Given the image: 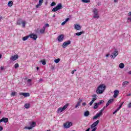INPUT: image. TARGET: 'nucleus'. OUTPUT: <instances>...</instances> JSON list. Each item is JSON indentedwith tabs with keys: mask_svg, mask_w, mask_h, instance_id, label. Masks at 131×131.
I'll return each instance as SVG.
<instances>
[{
	"mask_svg": "<svg viewBox=\"0 0 131 131\" xmlns=\"http://www.w3.org/2000/svg\"><path fill=\"white\" fill-rule=\"evenodd\" d=\"M71 126H72V123L70 122H68L64 124V127L65 128H69Z\"/></svg>",
	"mask_w": 131,
	"mask_h": 131,
	"instance_id": "obj_10",
	"label": "nucleus"
},
{
	"mask_svg": "<svg viewBox=\"0 0 131 131\" xmlns=\"http://www.w3.org/2000/svg\"><path fill=\"white\" fill-rule=\"evenodd\" d=\"M128 83H129V82L127 81H125L122 83V86L123 88H125V86H126V85H127Z\"/></svg>",
	"mask_w": 131,
	"mask_h": 131,
	"instance_id": "obj_19",
	"label": "nucleus"
},
{
	"mask_svg": "<svg viewBox=\"0 0 131 131\" xmlns=\"http://www.w3.org/2000/svg\"><path fill=\"white\" fill-rule=\"evenodd\" d=\"M14 67L15 68H18L19 67V64L18 63H16L15 65H14Z\"/></svg>",
	"mask_w": 131,
	"mask_h": 131,
	"instance_id": "obj_42",
	"label": "nucleus"
},
{
	"mask_svg": "<svg viewBox=\"0 0 131 131\" xmlns=\"http://www.w3.org/2000/svg\"><path fill=\"white\" fill-rule=\"evenodd\" d=\"M28 38H29V35L24 37L23 38V40L24 41H25V40H27L28 39Z\"/></svg>",
	"mask_w": 131,
	"mask_h": 131,
	"instance_id": "obj_28",
	"label": "nucleus"
},
{
	"mask_svg": "<svg viewBox=\"0 0 131 131\" xmlns=\"http://www.w3.org/2000/svg\"><path fill=\"white\" fill-rule=\"evenodd\" d=\"M130 96H131V94H128L127 95V97H129Z\"/></svg>",
	"mask_w": 131,
	"mask_h": 131,
	"instance_id": "obj_53",
	"label": "nucleus"
},
{
	"mask_svg": "<svg viewBox=\"0 0 131 131\" xmlns=\"http://www.w3.org/2000/svg\"><path fill=\"white\" fill-rule=\"evenodd\" d=\"M117 56H118V51L116 50L114 51V53L111 55V57L112 59H115Z\"/></svg>",
	"mask_w": 131,
	"mask_h": 131,
	"instance_id": "obj_6",
	"label": "nucleus"
},
{
	"mask_svg": "<svg viewBox=\"0 0 131 131\" xmlns=\"http://www.w3.org/2000/svg\"><path fill=\"white\" fill-rule=\"evenodd\" d=\"M21 24L22 25V26L24 28H25V25H26V21L25 20H22L21 21Z\"/></svg>",
	"mask_w": 131,
	"mask_h": 131,
	"instance_id": "obj_25",
	"label": "nucleus"
},
{
	"mask_svg": "<svg viewBox=\"0 0 131 131\" xmlns=\"http://www.w3.org/2000/svg\"><path fill=\"white\" fill-rule=\"evenodd\" d=\"M93 13L94 19H99L100 18V14H99V10L97 8H94L92 10Z\"/></svg>",
	"mask_w": 131,
	"mask_h": 131,
	"instance_id": "obj_2",
	"label": "nucleus"
},
{
	"mask_svg": "<svg viewBox=\"0 0 131 131\" xmlns=\"http://www.w3.org/2000/svg\"><path fill=\"white\" fill-rule=\"evenodd\" d=\"M76 72V70H74L72 71L71 73L72 74H74V72Z\"/></svg>",
	"mask_w": 131,
	"mask_h": 131,
	"instance_id": "obj_46",
	"label": "nucleus"
},
{
	"mask_svg": "<svg viewBox=\"0 0 131 131\" xmlns=\"http://www.w3.org/2000/svg\"><path fill=\"white\" fill-rule=\"evenodd\" d=\"M43 27H45V29L46 27H50V25H49L48 24H46L45 26Z\"/></svg>",
	"mask_w": 131,
	"mask_h": 131,
	"instance_id": "obj_40",
	"label": "nucleus"
},
{
	"mask_svg": "<svg viewBox=\"0 0 131 131\" xmlns=\"http://www.w3.org/2000/svg\"><path fill=\"white\" fill-rule=\"evenodd\" d=\"M89 115H90L89 111H87L84 112V116H85V117H88V116H89Z\"/></svg>",
	"mask_w": 131,
	"mask_h": 131,
	"instance_id": "obj_24",
	"label": "nucleus"
},
{
	"mask_svg": "<svg viewBox=\"0 0 131 131\" xmlns=\"http://www.w3.org/2000/svg\"><path fill=\"white\" fill-rule=\"evenodd\" d=\"M61 9H62V4L59 3L56 6V7L53 8L52 12H57V11H59V10H61Z\"/></svg>",
	"mask_w": 131,
	"mask_h": 131,
	"instance_id": "obj_4",
	"label": "nucleus"
},
{
	"mask_svg": "<svg viewBox=\"0 0 131 131\" xmlns=\"http://www.w3.org/2000/svg\"><path fill=\"white\" fill-rule=\"evenodd\" d=\"M71 43V41L70 40L65 41L62 44V48H63V49L67 48V46H69V45H70Z\"/></svg>",
	"mask_w": 131,
	"mask_h": 131,
	"instance_id": "obj_8",
	"label": "nucleus"
},
{
	"mask_svg": "<svg viewBox=\"0 0 131 131\" xmlns=\"http://www.w3.org/2000/svg\"><path fill=\"white\" fill-rule=\"evenodd\" d=\"M2 122H4L5 123H7L9 121V119L8 118H3Z\"/></svg>",
	"mask_w": 131,
	"mask_h": 131,
	"instance_id": "obj_21",
	"label": "nucleus"
},
{
	"mask_svg": "<svg viewBox=\"0 0 131 131\" xmlns=\"http://www.w3.org/2000/svg\"><path fill=\"white\" fill-rule=\"evenodd\" d=\"M119 67L121 68V69H123V68H124V64L123 63H120Z\"/></svg>",
	"mask_w": 131,
	"mask_h": 131,
	"instance_id": "obj_27",
	"label": "nucleus"
},
{
	"mask_svg": "<svg viewBox=\"0 0 131 131\" xmlns=\"http://www.w3.org/2000/svg\"><path fill=\"white\" fill-rule=\"evenodd\" d=\"M92 97H93V99H92V101H93V103H94V102H95V101H96L97 100V95L94 94V95H93Z\"/></svg>",
	"mask_w": 131,
	"mask_h": 131,
	"instance_id": "obj_23",
	"label": "nucleus"
},
{
	"mask_svg": "<svg viewBox=\"0 0 131 131\" xmlns=\"http://www.w3.org/2000/svg\"><path fill=\"white\" fill-rule=\"evenodd\" d=\"M16 93L15 92H12L11 95L12 97H14V96H16Z\"/></svg>",
	"mask_w": 131,
	"mask_h": 131,
	"instance_id": "obj_37",
	"label": "nucleus"
},
{
	"mask_svg": "<svg viewBox=\"0 0 131 131\" xmlns=\"http://www.w3.org/2000/svg\"><path fill=\"white\" fill-rule=\"evenodd\" d=\"M29 36L30 37V38L34 39V40H36V39L37 38V35L34 34H31L29 35Z\"/></svg>",
	"mask_w": 131,
	"mask_h": 131,
	"instance_id": "obj_11",
	"label": "nucleus"
},
{
	"mask_svg": "<svg viewBox=\"0 0 131 131\" xmlns=\"http://www.w3.org/2000/svg\"><path fill=\"white\" fill-rule=\"evenodd\" d=\"M3 129H4V128L2 126H0V131L3 130Z\"/></svg>",
	"mask_w": 131,
	"mask_h": 131,
	"instance_id": "obj_51",
	"label": "nucleus"
},
{
	"mask_svg": "<svg viewBox=\"0 0 131 131\" xmlns=\"http://www.w3.org/2000/svg\"><path fill=\"white\" fill-rule=\"evenodd\" d=\"M18 58H19L18 55H14L10 58V60H12V61H16V60H17Z\"/></svg>",
	"mask_w": 131,
	"mask_h": 131,
	"instance_id": "obj_14",
	"label": "nucleus"
},
{
	"mask_svg": "<svg viewBox=\"0 0 131 131\" xmlns=\"http://www.w3.org/2000/svg\"><path fill=\"white\" fill-rule=\"evenodd\" d=\"M41 80H42V79H40L39 81H41Z\"/></svg>",
	"mask_w": 131,
	"mask_h": 131,
	"instance_id": "obj_59",
	"label": "nucleus"
},
{
	"mask_svg": "<svg viewBox=\"0 0 131 131\" xmlns=\"http://www.w3.org/2000/svg\"><path fill=\"white\" fill-rule=\"evenodd\" d=\"M1 122H3V120H2V119L0 120V123H1Z\"/></svg>",
	"mask_w": 131,
	"mask_h": 131,
	"instance_id": "obj_56",
	"label": "nucleus"
},
{
	"mask_svg": "<svg viewBox=\"0 0 131 131\" xmlns=\"http://www.w3.org/2000/svg\"><path fill=\"white\" fill-rule=\"evenodd\" d=\"M106 57H109V54H106Z\"/></svg>",
	"mask_w": 131,
	"mask_h": 131,
	"instance_id": "obj_57",
	"label": "nucleus"
},
{
	"mask_svg": "<svg viewBox=\"0 0 131 131\" xmlns=\"http://www.w3.org/2000/svg\"><path fill=\"white\" fill-rule=\"evenodd\" d=\"M128 74H130L131 75V71L128 72Z\"/></svg>",
	"mask_w": 131,
	"mask_h": 131,
	"instance_id": "obj_55",
	"label": "nucleus"
},
{
	"mask_svg": "<svg viewBox=\"0 0 131 131\" xmlns=\"http://www.w3.org/2000/svg\"><path fill=\"white\" fill-rule=\"evenodd\" d=\"M81 102H82V99L79 98L78 102H79L80 104H81Z\"/></svg>",
	"mask_w": 131,
	"mask_h": 131,
	"instance_id": "obj_45",
	"label": "nucleus"
},
{
	"mask_svg": "<svg viewBox=\"0 0 131 131\" xmlns=\"http://www.w3.org/2000/svg\"><path fill=\"white\" fill-rule=\"evenodd\" d=\"M8 7H12L13 6V1H9L8 4Z\"/></svg>",
	"mask_w": 131,
	"mask_h": 131,
	"instance_id": "obj_32",
	"label": "nucleus"
},
{
	"mask_svg": "<svg viewBox=\"0 0 131 131\" xmlns=\"http://www.w3.org/2000/svg\"><path fill=\"white\" fill-rule=\"evenodd\" d=\"M83 3L88 4V3H91V0H81Z\"/></svg>",
	"mask_w": 131,
	"mask_h": 131,
	"instance_id": "obj_33",
	"label": "nucleus"
},
{
	"mask_svg": "<svg viewBox=\"0 0 131 131\" xmlns=\"http://www.w3.org/2000/svg\"><path fill=\"white\" fill-rule=\"evenodd\" d=\"M114 101V99H110L108 102L106 103V107H108L109 106L110 104H111L112 103H113V102Z\"/></svg>",
	"mask_w": 131,
	"mask_h": 131,
	"instance_id": "obj_18",
	"label": "nucleus"
},
{
	"mask_svg": "<svg viewBox=\"0 0 131 131\" xmlns=\"http://www.w3.org/2000/svg\"><path fill=\"white\" fill-rule=\"evenodd\" d=\"M21 21L20 20H18L17 21V25H21Z\"/></svg>",
	"mask_w": 131,
	"mask_h": 131,
	"instance_id": "obj_43",
	"label": "nucleus"
},
{
	"mask_svg": "<svg viewBox=\"0 0 131 131\" xmlns=\"http://www.w3.org/2000/svg\"><path fill=\"white\" fill-rule=\"evenodd\" d=\"M55 63H58L60 62V58L56 59L54 60Z\"/></svg>",
	"mask_w": 131,
	"mask_h": 131,
	"instance_id": "obj_35",
	"label": "nucleus"
},
{
	"mask_svg": "<svg viewBox=\"0 0 131 131\" xmlns=\"http://www.w3.org/2000/svg\"><path fill=\"white\" fill-rule=\"evenodd\" d=\"M54 6H56V3L55 2H52L51 4V7H54Z\"/></svg>",
	"mask_w": 131,
	"mask_h": 131,
	"instance_id": "obj_39",
	"label": "nucleus"
},
{
	"mask_svg": "<svg viewBox=\"0 0 131 131\" xmlns=\"http://www.w3.org/2000/svg\"><path fill=\"white\" fill-rule=\"evenodd\" d=\"M30 126L27 127V129H32L36 125V123L35 122H31L30 123Z\"/></svg>",
	"mask_w": 131,
	"mask_h": 131,
	"instance_id": "obj_7",
	"label": "nucleus"
},
{
	"mask_svg": "<svg viewBox=\"0 0 131 131\" xmlns=\"http://www.w3.org/2000/svg\"><path fill=\"white\" fill-rule=\"evenodd\" d=\"M114 3H117L118 2V0H114Z\"/></svg>",
	"mask_w": 131,
	"mask_h": 131,
	"instance_id": "obj_52",
	"label": "nucleus"
},
{
	"mask_svg": "<svg viewBox=\"0 0 131 131\" xmlns=\"http://www.w3.org/2000/svg\"><path fill=\"white\" fill-rule=\"evenodd\" d=\"M106 90V85L105 84H101L96 89V94L97 95H102Z\"/></svg>",
	"mask_w": 131,
	"mask_h": 131,
	"instance_id": "obj_1",
	"label": "nucleus"
},
{
	"mask_svg": "<svg viewBox=\"0 0 131 131\" xmlns=\"http://www.w3.org/2000/svg\"><path fill=\"white\" fill-rule=\"evenodd\" d=\"M123 104H124V102H122L120 103L119 106L117 108L118 110H120V108L122 107V105H123Z\"/></svg>",
	"mask_w": 131,
	"mask_h": 131,
	"instance_id": "obj_31",
	"label": "nucleus"
},
{
	"mask_svg": "<svg viewBox=\"0 0 131 131\" xmlns=\"http://www.w3.org/2000/svg\"><path fill=\"white\" fill-rule=\"evenodd\" d=\"M78 106H80V103L79 102H77V104L75 106V108H77V107H78Z\"/></svg>",
	"mask_w": 131,
	"mask_h": 131,
	"instance_id": "obj_36",
	"label": "nucleus"
},
{
	"mask_svg": "<svg viewBox=\"0 0 131 131\" xmlns=\"http://www.w3.org/2000/svg\"><path fill=\"white\" fill-rule=\"evenodd\" d=\"M37 70H38V67L37 68Z\"/></svg>",
	"mask_w": 131,
	"mask_h": 131,
	"instance_id": "obj_61",
	"label": "nucleus"
},
{
	"mask_svg": "<svg viewBox=\"0 0 131 131\" xmlns=\"http://www.w3.org/2000/svg\"><path fill=\"white\" fill-rule=\"evenodd\" d=\"M119 111V110L118 108L116 109L115 111L113 113V114H115V113H117V112Z\"/></svg>",
	"mask_w": 131,
	"mask_h": 131,
	"instance_id": "obj_44",
	"label": "nucleus"
},
{
	"mask_svg": "<svg viewBox=\"0 0 131 131\" xmlns=\"http://www.w3.org/2000/svg\"><path fill=\"white\" fill-rule=\"evenodd\" d=\"M68 21H69V18H67L66 19L65 21L62 22L61 23V25L62 26H64V25L66 24V23H67V22H68Z\"/></svg>",
	"mask_w": 131,
	"mask_h": 131,
	"instance_id": "obj_26",
	"label": "nucleus"
},
{
	"mask_svg": "<svg viewBox=\"0 0 131 131\" xmlns=\"http://www.w3.org/2000/svg\"><path fill=\"white\" fill-rule=\"evenodd\" d=\"M41 62H42V65H46V64H47L46 61L41 60Z\"/></svg>",
	"mask_w": 131,
	"mask_h": 131,
	"instance_id": "obj_41",
	"label": "nucleus"
},
{
	"mask_svg": "<svg viewBox=\"0 0 131 131\" xmlns=\"http://www.w3.org/2000/svg\"><path fill=\"white\" fill-rule=\"evenodd\" d=\"M127 15L128 16L127 18V20L129 21V22H131V12L128 13Z\"/></svg>",
	"mask_w": 131,
	"mask_h": 131,
	"instance_id": "obj_22",
	"label": "nucleus"
},
{
	"mask_svg": "<svg viewBox=\"0 0 131 131\" xmlns=\"http://www.w3.org/2000/svg\"><path fill=\"white\" fill-rule=\"evenodd\" d=\"M55 16H56V15H55V14H54V15H53V17H55Z\"/></svg>",
	"mask_w": 131,
	"mask_h": 131,
	"instance_id": "obj_58",
	"label": "nucleus"
},
{
	"mask_svg": "<svg viewBox=\"0 0 131 131\" xmlns=\"http://www.w3.org/2000/svg\"><path fill=\"white\" fill-rule=\"evenodd\" d=\"M57 40H58V41H59V42H62V41L64 40V35L61 34L58 36L57 38Z\"/></svg>",
	"mask_w": 131,
	"mask_h": 131,
	"instance_id": "obj_9",
	"label": "nucleus"
},
{
	"mask_svg": "<svg viewBox=\"0 0 131 131\" xmlns=\"http://www.w3.org/2000/svg\"><path fill=\"white\" fill-rule=\"evenodd\" d=\"M45 31H46V28L43 27L42 29H41L40 30V33H45Z\"/></svg>",
	"mask_w": 131,
	"mask_h": 131,
	"instance_id": "obj_30",
	"label": "nucleus"
},
{
	"mask_svg": "<svg viewBox=\"0 0 131 131\" xmlns=\"http://www.w3.org/2000/svg\"><path fill=\"white\" fill-rule=\"evenodd\" d=\"M103 103H104V101L103 100H100V102H99L97 103L98 104V105H101V104H103Z\"/></svg>",
	"mask_w": 131,
	"mask_h": 131,
	"instance_id": "obj_38",
	"label": "nucleus"
},
{
	"mask_svg": "<svg viewBox=\"0 0 131 131\" xmlns=\"http://www.w3.org/2000/svg\"><path fill=\"white\" fill-rule=\"evenodd\" d=\"M74 26L76 30H80L81 29V27L79 25L75 24Z\"/></svg>",
	"mask_w": 131,
	"mask_h": 131,
	"instance_id": "obj_15",
	"label": "nucleus"
},
{
	"mask_svg": "<svg viewBox=\"0 0 131 131\" xmlns=\"http://www.w3.org/2000/svg\"><path fill=\"white\" fill-rule=\"evenodd\" d=\"M29 107H30V104L26 103L25 104V107L26 108V109H28L29 108Z\"/></svg>",
	"mask_w": 131,
	"mask_h": 131,
	"instance_id": "obj_29",
	"label": "nucleus"
},
{
	"mask_svg": "<svg viewBox=\"0 0 131 131\" xmlns=\"http://www.w3.org/2000/svg\"><path fill=\"white\" fill-rule=\"evenodd\" d=\"M98 106H99V104H98V103H96L94 104V108L95 109H97L98 108Z\"/></svg>",
	"mask_w": 131,
	"mask_h": 131,
	"instance_id": "obj_34",
	"label": "nucleus"
},
{
	"mask_svg": "<svg viewBox=\"0 0 131 131\" xmlns=\"http://www.w3.org/2000/svg\"><path fill=\"white\" fill-rule=\"evenodd\" d=\"M82 105H83V106L84 107V106H86V103H85V102L82 103Z\"/></svg>",
	"mask_w": 131,
	"mask_h": 131,
	"instance_id": "obj_47",
	"label": "nucleus"
},
{
	"mask_svg": "<svg viewBox=\"0 0 131 131\" xmlns=\"http://www.w3.org/2000/svg\"><path fill=\"white\" fill-rule=\"evenodd\" d=\"M43 3V0H39V4L36 5V8H39Z\"/></svg>",
	"mask_w": 131,
	"mask_h": 131,
	"instance_id": "obj_17",
	"label": "nucleus"
},
{
	"mask_svg": "<svg viewBox=\"0 0 131 131\" xmlns=\"http://www.w3.org/2000/svg\"><path fill=\"white\" fill-rule=\"evenodd\" d=\"M0 70H5V67H1L0 68Z\"/></svg>",
	"mask_w": 131,
	"mask_h": 131,
	"instance_id": "obj_50",
	"label": "nucleus"
},
{
	"mask_svg": "<svg viewBox=\"0 0 131 131\" xmlns=\"http://www.w3.org/2000/svg\"><path fill=\"white\" fill-rule=\"evenodd\" d=\"M118 95H119V91L118 90H116L114 91V98H117L118 97Z\"/></svg>",
	"mask_w": 131,
	"mask_h": 131,
	"instance_id": "obj_13",
	"label": "nucleus"
},
{
	"mask_svg": "<svg viewBox=\"0 0 131 131\" xmlns=\"http://www.w3.org/2000/svg\"><path fill=\"white\" fill-rule=\"evenodd\" d=\"M103 112H104V108L101 110L99 112V113L96 114V115L93 117V119H97V118H99V117L102 116Z\"/></svg>",
	"mask_w": 131,
	"mask_h": 131,
	"instance_id": "obj_5",
	"label": "nucleus"
},
{
	"mask_svg": "<svg viewBox=\"0 0 131 131\" xmlns=\"http://www.w3.org/2000/svg\"><path fill=\"white\" fill-rule=\"evenodd\" d=\"M19 95L20 96H24V97H25V98H27L28 97H30V94L28 93H19Z\"/></svg>",
	"mask_w": 131,
	"mask_h": 131,
	"instance_id": "obj_12",
	"label": "nucleus"
},
{
	"mask_svg": "<svg viewBox=\"0 0 131 131\" xmlns=\"http://www.w3.org/2000/svg\"><path fill=\"white\" fill-rule=\"evenodd\" d=\"M2 57H3V55L2 54H0V59H2Z\"/></svg>",
	"mask_w": 131,
	"mask_h": 131,
	"instance_id": "obj_54",
	"label": "nucleus"
},
{
	"mask_svg": "<svg viewBox=\"0 0 131 131\" xmlns=\"http://www.w3.org/2000/svg\"><path fill=\"white\" fill-rule=\"evenodd\" d=\"M93 104H94V102H93V101H91V102L89 103V105H90V106H92V105H93Z\"/></svg>",
	"mask_w": 131,
	"mask_h": 131,
	"instance_id": "obj_48",
	"label": "nucleus"
},
{
	"mask_svg": "<svg viewBox=\"0 0 131 131\" xmlns=\"http://www.w3.org/2000/svg\"><path fill=\"white\" fill-rule=\"evenodd\" d=\"M27 85L28 86H31V85H32V80H31V79H28Z\"/></svg>",
	"mask_w": 131,
	"mask_h": 131,
	"instance_id": "obj_16",
	"label": "nucleus"
},
{
	"mask_svg": "<svg viewBox=\"0 0 131 131\" xmlns=\"http://www.w3.org/2000/svg\"><path fill=\"white\" fill-rule=\"evenodd\" d=\"M47 131H51V130L49 129V130H47Z\"/></svg>",
	"mask_w": 131,
	"mask_h": 131,
	"instance_id": "obj_60",
	"label": "nucleus"
},
{
	"mask_svg": "<svg viewBox=\"0 0 131 131\" xmlns=\"http://www.w3.org/2000/svg\"><path fill=\"white\" fill-rule=\"evenodd\" d=\"M83 33H84V32L82 31L75 33L74 35H76L77 36H80V35H81V34H83Z\"/></svg>",
	"mask_w": 131,
	"mask_h": 131,
	"instance_id": "obj_20",
	"label": "nucleus"
},
{
	"mask_svg": "<svg viewBox=\"0 0 131 131\" xmlns=\"http://www.w3.org/2000/svg\"><path fill=\"white\" fill-rule=\"evenodd\" d=\"M68 106H69V104L67 103L66 105H64L63 107H60L57 109V113L58 114H60V113H61V112H63V111H65L66 109L68 107Z\"/></svg>",
	"mask_w": 131,
	"mask_h": 131,
	"instance_id": "obj_3",
	"label": "nucleus"
},
{
	"mask_svg": "<svg viewBox=\"0 0 131 131\" xmlns=\"http://www.w3.org/2000/svg\"><path fill=\"white\" fill-rule=\"evenodd\" d=\"M128 108H131V102L128 104Z\"/></svg>",
	"mask_w": 131,
	"mask_h": 131,
	"instance_id": "obj_49",
	"label": "nucleus"
}]
</instances>
